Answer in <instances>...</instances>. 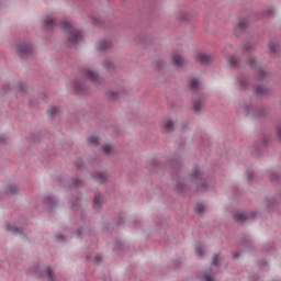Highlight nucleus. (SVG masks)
Returning <instances> with one entry per match:
<instances>
[{
  "instance_id": "nucleus-1",
  "label": "nucleus",
  "mask_w": 281,
  "mask_h": 281,
  "mask_svg": "<svg viewBox=\"0 0 281 281\" xmlns=\"http://www.w3.org/2000/svg\"><path fill=\"white\" fill-rule=\"evenodd\" d=\"M59 27L63 32H67L69 47H76L78 43H82V31L75 29L71 23L64 20L60 22Z\"/></svg>"
},
{
  "instance_id": "nucleus-2",
  "label": "nucleus",
  "mask_w": 281,
  "mask_h": 281,
  "mask_svg": "<svg viewBox=\"0 0 281 281\" xmlns=\"http://www.w3.org/2000/svg\"><path fill=\"white\" fill-rule=\"evenodd\" d=\"M248 65L256 72L258 82H265L271 78V74L262 69V63L258 61L256 57H249Z\"/></svg>"
},
{
  "instance_id": "nucleus-3",
  "label": "nucleus",
  "mask_w": 281,
  "mask_h": 281,
  "mask_svg": "<svg viewBox=\"0 0 281 281\" xmlns=\"http://www.w3.org/2000/svg\"><path fill=\"white\" fill-rule=\"evenodd\" d=\"M190 181H192V183H196L198 190L210 189V186H207V180L203 179V170L199 167L193 168V171L190 175Z\"/></svg>"
},
{
  "instance_id": "nucleus-4",
  "label": "nucleus",
  "mask_w": 281,
  "mask_h": 281,
  "mask_svg": "<svg viewBox=\"0 0 281 281\" xmlns=\"http://www.w3.org/2000/svg\"><path fill=\"white\" fill-rule=\"evenodd\" d=\"M46 273L48 281H56V277L54 276V269L49 266L42 268L41 266H34L31 270L32 276L35 278H41L42 273Z\"/></svg>"
},
{
  "instance_id": "nucleus-5",
  "label": "nucleus",
  "mask_w": 281,
  "mask_h": 281,
  "mask_svg": "<svg viewBox=\"0 0 281 281\" xmlns=\"http://www.w3.org/2000/svg\"><path fill=\"white\" fill-rule=\"evenodd\" d=\"M243 110L246 115H252V117H265V115H267V110H265V108L251 109L249 105L244 104Z\"/></svg>"
},
{
  "instance_id": "nucleus-6",
  "label": "nucleus",
  "mask_w": 281,
  "mask_h": 281,
  "mask_svg": "<svg viewBox=\"0 0 281 281\" xmlns=\"http://www.w3.org/2000/svg\"><path fill=\"white\" fill-rule=\"evenodd\" d=\"M258 213L251 212V213H245V212H237L233 215L234 221L236 223H245V221H251L255 216H257Z\"/></svg>"
},
{
  "instance_id": "nucleus-7",
  "label": "nucleus",
  "mask_w": 281,
  "mask_h": 281,
  "mask_svg": "<svg viewBox=\"0 0 281 281\" xmlns=\"http://www.w3.org/2000/svg\"><path fill=\"white\" fill-rule=\"evenodd\" d=\"M267 144H269L267 137H263L260 143H256L252 150L254 157H260V153L265 150V146H267Z\"/></svg>"
},
{
  "instance_id": "nucleus-8",
  "label": "nucleus",
  "mask_w": 281,
  "mask_h": 281,
  "mask_svg": "<svg viewBox=\"0 0 281 281\" xmlns=\"http://www.w3.org/2000/svg\"><path fill=\"white\" fill-rule=\"evenodd\" d=\"M95 49L99 54H104V52L111 49V41L109 40H101L97 42Z\"/></svg>"
},
{
  "instance_id": "nucleus-9",
  "label": "nucleus",
  "mask_w": 281,
  "mask_h": 281,
  "mask_svg": "<svg viewBox=\"0 0 281 281\" xmlns=\"http://www.w3.org/2000/svg\"><path fill=\"white\" fill-rule=\"evenodd\" d=\"M18 53L20 54V56H30V54H32V44L30 43L18 44Z\"/></svg>"
},
{
  "instance_id": "nucleus-10",
  "label": "nucleus",
  "mask_w": 281,
  "mask_h": 281,
  "mask_svg": "<svg viewBox=\"0 0 281 281\" xmlns=\"http://www.w3.org/2000/svg\"><path fill=\"white\" fill-rule=\"evenodd\" d=\"M236 80L240 91H247V89H249V79L247 78V76L239 75Z\"/></svg>"
},
{
  "instance_id": "nucleus-11",
  "label": "nucleus",
  "mask_w": 281,
  "mask_h": 281,
  "mask_svg": "<svg viewBox=\"0 0 281 281\" xmlns=\"http://www.w3.org/2000/svg\"><path fill=\"white\" fill-rule=\"evenodd\" d=\"M247 27H249V21L247 19H240L235 25L234 32L235 34H240V32H245Z\"/></svg>"
},
{
  "instance_id": "nucleus-12",
  "label": "nucleus",
  "mask_w": 281,
  "mask_h": 281,
  "mask_svg": "<svg viewBox=\"0 0 281 281\" xmlns=\"http://www.w3.org/2000/svg\"><path fill=\"white\" fill-rule=\"evenodd\" d=\"M196 60H198V63H201V65H210V63H212V60H214V56L207 55L205 53H199L196 55Z\"/></svg>"
},
{
  "instance_id": "nucleus-13",
  "label": "nucleus",
  "mask_w": 281,
  "mask_h": 281,
  "mask_svg": "<svg viewBox=\"0 0 281 281\" xmlns=\"http://www.w3.org/2000/svg\"><path fill=\"white\" fill-rule=\"evenodd\" d=\"M43 203L48 210H54L58 205V200L52 195H46L43 200Z\"/></svg>"
},
{
  "instance_id": "nucleus-14",
  "label": "nucleus",
  "mask_w": 281,
  "mask_h": 281,
  "mask_svg": "<svg viewBox=\"0 0 281 281\" xmlns=\"http://www.w3.org/2000/svg\"><path fill=\"white\" fill-rule=\"evenodd\" d=\"M83 74H85L86 78H88V80H91V82H94L95 85H98V82H100V77L98 76V72L87 68L83 70Z\"/></svg>"
},
{
  "instance_id": "nucleus-15",
  "label": "nucleus",
  "mask_w": 281,
  "mask_h": 281,
  "mask_svg": "<svg viewBox=\"0 0 281 281\" xmlns=\"http://www.w3.org/2000/svg\"><path fill=\"white\" fill-rule=\"evenodd\" d=\"M189 87L193 93H196V91H201V89H203V83L201 82V79L192 78L190 80Z\"/></svg>"
},
{
  "instance_id": "nucleus-16",
  "label": "nucleus",
  "mask_w": 281,
  "mask_h": 281,
  "mask_svg": "<svg viewBox=\"0 0 281 281\" xmlns=\"http://www.w3.org/2000/svg\"><path fill=\"white\" fill-rule=\"evenodd\" d=\"M205 100V95L203 94H196L195 97H193V110L195 111V113H201L202 108H201V101Z\"/></svg>"
},
{
  "instance_id": "nucleus-17",
  "label": "nucleus",
  "mask_w": 281,
  "mask_h": 281,
  "mask_svg": "<svg viewBox=\"0 0 281 281\" xmlns=\"http://www.w3.org/2000/svg\"><path fill=\"white\" fill-rule=\"evenodd\" d=\"M172 63L176 65V67H183L188 65V60H186V58L179 54L172 55Z\"/></svg>"
},
{
  "instance_id": "nucleus-18",
  "label": "nucleus",
  "mask_w": 281,
  "mask_h": 281,
  "mask_svg": "<svg viewBox=\"0 0 281 281\" xmlns=\"http://www.w3.org/2000/svg\"><path fill=\"white\" fill-rule=\"evenodd\" d=\"M254 92L256 93V95H259L260 98H265V95H269V89L260 85H256L254 87Z\"/></svg>"
},
{
  "instance_id": "nucleus-19",
  "label": "nucleus",
  "mask_w": 281,
  "mask_h": 281,
  "mask_svg": "<svg viewBox=\"0 0 281 281\" xmlns=\"http://www.w3.org/2000/svg\"><path fill=\"white\" fill-rule=\"evenodd\" d=\"M43 25H44V29L47 32H49L50 30H54V27H56V20H54V18H52V16H48V18L44 19Z\"/></svg>"
},
{
  "instance_id": "nucleus-20",
  "label": "nucleus",
  "mask_w": 281,
  "mask_h": 281,
  "mask_svg": "<svg viewBox=\"0 0 281 281\" xmlns=\"http://www.w3.org/2000/svg\"><path fill=\"white\" fill-rule=\"evenodd\" d=\"M269 52H270V54H278V52H280V42H278V40L270 41Z\"/></svg>"
},
{
  "instance_id": "nucleus-21",
  "label": "nucleus",
  "mask_w": 281,
  "mask_h": 281,
  "mask_svg": "<svg viewBox=\"0 0 281 281\" xmlns=\"http://www.w3.org/2000/svg\"><path fill=\"white\" fill-rule=\"evenodd\" d=\"M5 229H7V232H12L13 234H23V229L16 227V225H14L10 222L5 223Z\"/></svg>"
},
{
  "instance_id": "nucleus-22",
  "label": "nucleus",
  "mask_w": 281,
  "mask_h": 281,
  "mask_svg": "<svg viewBox=\"0 0 281 281\" xmlns=\"http://www.w3.org/2000/svg\"><path fill=\"white\" fill-rule=\"evenodd\" d=\"M93 207L97 212L102 207V195L100 193H94Z\"/></svg>"
},
{
  "instance_id": "nucleus-23",
  "label": "nucleus",
  "mask_w": 281,
  "mask_h": 281,
  "mask_svg": "<svg viewBox=\"0 0 281 281\" xmlns=\"http://www.w3.org/2000/svg\"><path fill=\"white\" fill-rule=\"evenodd\" d=\"M165 133H172L175 131V122L167 120L162 123Z\"/></svg>"
},
{
  "instance_id": "nucleus-24",
  "label": "nucleus",
  "mask_w": 281,
  "mask_h": 281,
  "mask_svg": "<svg viewBox=\"0 0 281 281\" xmlns=\"http://www.w3.org/2000/svg\"><path fill=\"white\" fill-rule=\"evenodd\" d=\"M5 194H19V186L9 184L5 189Z\"/></svg>"
},
{
  "instance_id": "nucleus-25",
  "label": "nucleus",
  "mask_w": 281,
  "mask_h": 281,
  "mask_svg": "<svg viewBox=\"0 0 281 281\" xmlns=\"http://www.w3.org/2000/svg\"><path fill=\"white\" fill-rule=\"evenodd\" d=\"M93 179L95 181H98V183H105L106 181V175L102 173V172H95L93 175Z\"/></svg>"
},
{
  "instance_id": "nucleus-26",
  "label": "nucleus",
  "mask_w": 281,
  "mask_h": 281,
  "mask_svg": "<svg viewBox=\"0 0 281 281\" xmlns=\"http://www.w3.org/2000/svg\"><path fill=\"white\" fill-rule=\"evenodd\" d=\"M173 181H176L177 186H176V190L178 192H183V178H175L173 177Z\"/></svg>"
},
{
  "instance_id": "nucleus-27",
  "label": "nucleus",
  "mask_w": 281,
  "mask_h": 281,
  "mask_svg": "<svg viewBox=\"0 0 281 281\" xmlns=\"http://www.w3.org/2000/svg\"><path fill=\"white\" fill-rule=\"evenodd\" d=\"M202 280H204V281H214V272L212 270H209L207 272H204L202 274Z\"/></svg>"
},
{
  "instance_id": "nucleus-28",
  "label": "nucleus",
  "mask_w": 281,
  "mask_h": 281,
  "mask_svg": "<svg viewBox=\"0 0 281 281\" xmlns=\"http://www.w3.org/2000/svg\"><path fill=\"white\" fill-rule=\"evenodd\" d=\"M266 205L268 206V209L271 212V207L276 206V198H273V196L266 198Z\"/></svg>"
},
{
  "instance_id": "nucleus-29",
  "label": "nucleus",
  "mask_w": 281,
  "mask_h": 281,
  "mask_svg": "<svg viewBox=\"0 0 281 281\" xmlns=\"http://www.w3.org/2000/svg\"><path fill=\"white\" fill-rule=\"evenodd\" d=\"M227 63L231 67H236L238 65V59H236V56H228Z\"/></svg>"
},
{
  "instance_id": "nucleus-30",
  "label": "nucleus",
  "mask_w": 281,
  "mask_h": 281,
  "mask_svg": "<svg viewBox=\"0 0 281 281\" xmlns=\"http://www.w3.org/2000/svg\"><path fill=\"white\" fill-rule=\"evenodd\" d=\"M103 67L108 69V71H111V69H114L115 66L113 65V61L111 59H105L103 63Z\"/></svg>"
},
{
  "instance_id": "nucleus-31",
  "label": "nucleus",
  "mask_w": 281,
  "mask_h": 281,
  "mask_svg": "<svg viewBox=\"0 0 281 281\" xmlns=\"http://www.w3.org/2000/svg\"><path fill=\"white\" fill-rule=\"evenodd\" d=\"M249 49H256V44L248 42L243 46V52H249Z\"/></svg>"
},
{
  "instance_id": "nucleus-32",
  "label": "nucleus",
  "mask_w": 281,
  "mask_h": 281,
  "mask_svg": "<svg viewBox=\"0 0 281 281\" xmlns=\"http://www.w3.org/2000/svg\"><path fill=\"white\" fill-rule=\"evenodd\" d=\"M195 254H196V256H203V244H201V243H198L196 245H195Z\"/></svg>"
},
{
  "instance_id": "nucleus-33",
  "label": "nucleus",
  "mask_w": 281,
  "mask_h": 281,
  "mask_svg": "<svg viewBox=\"0 0 281 281\" xmlns=\"http://www.w3.org/2000/svg\"><path fill=\"white\" fill-rule=\"evenodd\" d=\"M89 144H92V146H98L100 140L98 139V136L93 135L88 138Z\"/></svg>"
},
{
  "instance_id": "nucleus-34",
  "label": "nucleus",
  "mask_w": 281,
  "mask_h": 281,
  "mask_svg": "<svg viewBox=\"0 0 281 281\" xmlns=\"http://www.w3.org/2000/svg\"><path fill=\"white\" fill-rule=\"evenodd\" d=\"M106 95H108V98H111V100H116L117 95H120V93H117L113 90H110V91L106 92Z\"/></svg>"
},
{
  "instance_id": "nucleus-35",
  "label": "nucleus",
  "mask_w": 281,
  "mask_h": 281,
  "mask_svg": "<svg viewBox=\"0 0 281 281\" xmlns=\"http://www.w3.org/2000/svg\"><path fill=\"white\" fill-rule=\"evenodd\" d=\"M80 186H82V180L78 178L72 179L71 188H78Z\"/></svg>"
},
{
  "instance_id": "nucleus-36",
  "label": "nucleus",
  "mask_w": 281,
  "mask_h": 281,
  "mask_svg": "<svg viewBox=\"0 0 281 281\" xmlns=\"http://www.w3.org/2000/svg\"><path fill=\"white\" fill-rule=\"evenodd\" d=\"M205 210V207L203 206V204H201V203H198L196 205H195V212H196V214H203V211Z\"/></svg>"
},
{
  "instance_id": "nucleus-37",
  "label": "nucleus",
  "mask_w": 281,
  "mask_h": 281,
  "mask_svg": "<svg viewBox=\"0 0 281 281\" xmlns=\"http://www.w3.org/2000/svg\"><path fill=\"white\" fill-rule=\"evenodd\" d=\"M58 113V108L52 105L49 109H48V114L49 115H56Z\"/></svg>"
},
{
  "instance_id": "nucleus-38",
  "label": "nucleus",
  "mask_w": 281,
  "mask_h": 281,
  "mask_svg": "<svg viewBox=\"0 0 281 281\" xmlns=\"http://www.w3.org/2000/svg\"><path fill=\"white\" fill-rule=\"evenodd\" d=\"M114 249H115V251H120V249H124V243L115 241Z\"/></svg>"
},
{
  "instance_id": "nucleus-39",
  "label": "nucleus",
  "mask_w": 281,
  "mask_h": 281,
  "mask_svg": "<svg viewBox=\"0 0 281 281\" xmlns=\"http://www.w3.org/2000/svg\"><path fill=\"white\" fill-rule=\"evenodd\" d=\"M111 150H112L111 145H105V146L103 147V153H104V155H111Z\"/></svg>"
},
{
  "instance_id": "nucleus-40",
  "label": "nucleus",
  "mask_w": 281,
  "mask_h": 281,
  "mask_svg": "<svg viewBox=\"0 0 281 281\" xmlns=\"http://www.w3.org/2000/svg\"><path fill=\"white\" fill-rule=\"evenodd\" d=\"M101 260H102V255H95L93 257L94 265H100Z\"/></svg>"
},
{
  "instance_id": "nucleus-41",
  "label": "nucleus",
  "mask_w": 281,
  "mask_h": 281,
  "mask_svg": "<svg viewBox=\"0 0 281 281\" xmlns=\"http://www.w3.org/2000/svg\"><path fill=\"white\" fill-rule=\"evenodd\" d=\"M220 260H221V257H218V255H215L214 258H213V265L214 267H218L220 266Z\"/></svg>"
},
{
  "instance_id": "nucleus-42",
  "label": "nucleus",
  "mask_w": 281,
  "mask_h": 281,
  "mask_svg": "<svg viewBox=\"0 0 281 281\" xmlns=\"http://www.w3.org/2000/svg\"><path fill=\"white\" fill-rule=\"evenodd\" d=\"M270 179H271V181H278L280 179V175L273 172V173H271Z\"/></svg>"
},
{
  "instance_id": "nucleus-43",
  "label": "nucleus",
  "mask_w": 281,
  "mask_h": 281,
  "mask_svg": "<svg viewBox=\"0 0 281 281\" xmlns=\"http://www.w3.org/2000/svg\"><path fill=\"white\" fill-rule=\"evenodd\" d=\"M180 164H181V161L173 160V161H171V168H179Z\"/></svg>"
},
{
  "instance_id": "nucleus-44",
  "label": "nucleus",
  "mask_w": 281,
  "mask_h": 281,
  "mask_svg": "<svg viewBox=\"0 0 281 281\" xmlns=\"http://www.w3.org/2000/svg\"><path fill=\"white\" fill-rule=\"evenodd\" d=\"M75 89H76L77 91H82L83 87H82V85H80L79 82H76V83H75Z\"/></svg>"
},
{
  "instance_id": "nucleus-45",
  "label": "nucleus",
  "mask_w": 281,
  "mask_h": 281,
  "mask_svg": "<svg viewBox=\"0 0 281 281\" xmlns=\"http://www.w3.org/2000/svg\"><path fill=\"white\" fill-rule=\"evenodd\" d=\"M57 240H65V236L63 234L56 235Z\"/></svg>"
},
{
  "instance_id": "nucleus-46",
  "label": "nucleus",
  "mask_w": 281,
  "mask_h": 281,
  "mask_svg": "<svg viewBox=\"0 0 281 281\" xmlns=\"http://www.w3.org/2000/svg\"><path fill=\"white\" fill-rule=\"evenodd\" d=\"M247 177H248V181H251V179H254V173H251L250 171L247 172Z\"/></svg>"
},
{
  "instance_id": "nucleus-47",
  "label": "nucleus",
  "mask_w": 281,
  "mask_h": 281,
  "mask_svg": "<svg viewBox=\"0 0 281 281\" xmlns=\"http://www.w3.org/2000/svg\"><path fill=\"white\" fill-rule=\"evenodd\" d=\"M273 9H269L266 13V16H271V14H273Z\"/></svg>"
},
{
  "instance_id": "nucleus-48",
  "label": "nucleus",
  "mask_w": 281,
  "mask_h": 281,
  "mask_svg": "<svg viewBox=\"0 0 281 281\" xmlns=\"http://www.w3.org/2000/svg\"><path fill=\"white\" fill-rule=\"evenodd\" d=\"M80 236H82V228H79L77 231V238H80Z\"/></svg>"
},
{
  "instance_id": "nucleus-49",
  "label": "nucleus",
  "mask_w": 281,
  "mask_h": 281,
  "mask_svg": "<svg viewBox=\"0 0 281 281\" xmlns=\"http://www.w3.org/2000/svg\"><path fill=\"white\" fill-rule=\"evenodd\" d=\"M240 257V252H237V254H234L233 255V258L236 260V258H239Z\"/></svg>"
},
{
  "instance_id": "nucleus-50",
  "label": "nucleus",
  "mask_w": 281,
  "mask_h": 281,
  "mask_svg": "<svg viewBox=\"0 0 281 281\" xmlns=\"http://www.w3.org/2000/svg\"><path fill=\"white\" fill-rule=\"evenodd\" d=\"M3 142H5V138H3V136H0V144H3Z\"/></svg>"
},
{
  "instance_id": "nucleus-51",
  "label": "nucleus",
  "mask_w": 281,
  "mask_h": 281,
  "mask_svg": "<svg viewBox=\"0 0 281 281\" xmlns=\"http://www.w3.org/2000/svg\"><path fill=\"white\" fill-rule=\"evenodd\" d=\"M249 280H250V281H258V279H254L252 276H249Z\"/></svg>"
},
{
  "instance_id": "nucleus-52",
  "label": "nucleus",
  "mask_w": 281,
  "mask_h": 281,
  "mask_svg": "<svg viewBox=\"0 0 281 281\" xmlns=\"http://www.w3.org/2000/svg\"><path fill=\"white\" fill-rule=\"evenodd\" d=\"M94 25H98V20H93Z\"/></svg>"
}]
</instances>
